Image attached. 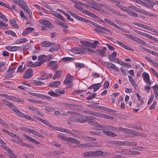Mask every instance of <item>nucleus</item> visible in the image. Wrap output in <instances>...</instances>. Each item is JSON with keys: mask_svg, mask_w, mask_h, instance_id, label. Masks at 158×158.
<instances>
[{"mask_svg": "<svg viewBox=\"0 0 158 158\" xmlns=\"http://www.w3.org/2000/svg\"><path fill=\"white\" fill-rule=\"evenodd\" d=\"M61 72L62 71L61 70L57 71L54 75L53 79L54 80L56 78L60 77Z\"/></svg>", "mask_w": 158, "mask_h": 158, "instance_id": "obj_26", "label": "nucleus"}, {"mask_svg": "<svg viewBox=\"0 0 158 158\" xmlns=\"http://www.w3.org/2000/svg\"><path fill=\"white\" fill-rule=\"evenodd\" d=\"M152 88L153 89V93L155 94V97L158 99V85L155 84Z\"/></svg>", "mask_w": 158, "mask_h": 158, "instance_id": "obj_12", "label": "nucleus"}, {"mask_svg": "<svg viewBox=\"0 0 158 158\" xmlns=\"http://www.w3.org/2000/svg\"><path fill=\"white\" fill-rule=\"evenodd\" d=\"M9 107L11 110L14 111L18 115H19V114L21 112L18 110L17 108L12 103H11V104L10 105Z\"/></svg>", "mask_w": 158, "mask_h": 158, "instance_id": "obj_7", "label": "nucleus"}, {"mask_svg": "<svg viewBox=\"0 0 158 158\" xmlns=\"http://www.w3.org/2000/svg\"><path fill=\"white\" fill-rule=\"evenodd\" d=\"M114 127H112L109 126H107L106 127L104 126V129H105L111 131H114Z\"/></svg>", "mask_w": 158, "mask_h": 158, "instance_id": "obj_53", "label": "nucleus"}, {"mask_svg": "<svg viewBox=\"0 0 158 158\" xmlns=\"http://www.w3.org/2000/svg\"><path fill=\"white\" fill-rule=\"evenodd\" d=\"M84 64L82 63H76L75 64V66L76 68H81L84 67Z\"/></svg>", "mask_w": 158, "mask_h": 158, "instance_id": "obj_56", "label": "nucleus"}, {"mask_svg": "<svg viewBox=\"0 0 158 158\" xmlns=\"http://www.w3.org/2000/svg\"><path fill=\"white\" fill-rule=\"evenodd\" d=\"M24 11H26L27 13V16H28L30 18H31L32 17V14L31 11L29 9L28 7L27 8V7H25L23 9Z\"/></svg>", "mask_w": 158, "mask_h": 158, "instance_id": "obj_25", "label": "nucleus"}, {"mask_svg": "<svg viewBox=\"0 0 158 158\" xmlns=\"http://www.w3.org/2000/svg\"><path fill=\"white\" fill-rule=\"evenodd\" d=\"M76 2V3L74 5V6L76 8L81 11H82L83 10V8L81 6V4L80 3V2Z\"/></svg>", "mask_w": 158, "mask_h": 158, "instance_id": "obj_22", "label": "nucleus"}, {"mask_svg": "<svg viewBox=\"0 0 158 158\" xmlns=\"http://www.w3.org/2000/svg\"><path fill=\"white\" fill-rule=\"evenodd\" d=\"M0 96L1 97H4L7 99L9 100H11L12 96H9L8 95L6 94H0Z\"/></svg>", "mask_w": 158, "mask_h": 158, "instance_id": "obj_42", "label": "nucleus"}, {"mask_svg": "<svg viewBox=\"0 0 158 158\" xmlns=\"http://www.w3.org/2000/svg\"><path fill=\"white\" fill-rule=\"evenodd\" d=\"M97 95V94L95 93H94L92 95H90L88 96L87 98V99L88 100H91L92 99L94 98Z\"/></svg>", "mask_w": 158, "mask_h": 158, "instance_id": "obj_59", "label": "nucleus"}, {"mask_svg": "<svg viewBox=\"0 0 158 158\" xmlns=\"http://www.w3.org/2000/svg\"><path fill=\"white\" fill-rule=\"evenodd\" d=\"M16 5H18L23 9L25 7L28 8V6H27L26 3L23 0H18L17 2Z\"/></svg>", "mask_w": 158, "mask_h": 158, "instance_id": "obj_5", "label": "nucleus"}, {"mask_svg": "<svg viewBox=\"0 0 158 158\" xmlns=\"http://www.w3.org/2000/svg\"><path fill=\"white\" fill-rule=\"evenodd\" d=\"M18 116L23 118H25L28 120H30L31 121L34 120V118H32L30 116L28 115H26L24 113H22L21 112H20Z\"/></svg>", "mask_w": 158, "mask_h": 158, "instance_id": "obj_17", "label": "nucleus"}, {"mask_svg": "<svg viewBox=\"0 0 158 158\" xmlns=\"http://www.w3.org/2000/svg\"><path fill=\"white\" fill-rule=\"evenodd\" d=\"M14 72L11 70L10 68H9L6 72V75L5 77L6 78H11L13 77V73Z\"/></svg>", "mask_w": 158, "mask_h": 158, "instance_id": "obj_19", "label": "nucleus"}, {"mask_svg": "<svg viewBox=\"0 0 158 158\" xmlns=\"http://www.w3.org/2000/svg\"><path fill=\"white\" fill-rule=\"evenodd\" d=\"M136 42L143 46L146 45V43L143 40L138 38Z\"/></svg>", "mask_w": 158, "mask_h": 158, "instance_id": "obj_33", "label": "nucleus"}, {"mask_svg": "<svg viewBox=\"0 0 158 158\" xmlns=\"http://www.w3.org/2000/svg\"><path fill=\"white\" fill-rule=\"evenodd\" d=\"M33 74V71L31 69H28L25 72L23 77L24 78L28 79L32 77Z\"/></svg>", "mask_w": 158, "mask_h": 158, "instance_id": "obj_2", "label": "nucleus"}, {"mask_svg": "<svg viewBox=\"0 0 158 158\" xmlns=\"http://www.w3.org/2000/svg\"><path fill=\"white\" fill-rule=\"evenodd\" d=\"M88 145L89 148L95 147L98 146L97 143L95 142L88 143Z\"/></svg>", "mask_w": 158, "mask_h": 158, "instance_id": "obj_35", "label": "nucleus"}, {"mask_svg": "<svg viewBox=\"0 0 158 158\" xmlns=\"http://www.w3.org/2000/svg\"><path fill=\"white\" fill-rule=\"evenodd\" d=\"M59 131L62 132H65L66 133L72 134L73 135H74V134L72 133L71 131L67 130L66 129L64 128L60 127L59 128V129H58Z\"/></svg>", "mask_w": 158, "mask_h": 158, "instance_id": "obj_24", "label": "nucleus"}, {"mask_svg": "<svg viewBox=\"0 0 158 158\" xmlns=\"http://www.w3.org/2000/svg\"><path fill=\"white\" fill-rule=\"evenodd\" d=\"M55 45L53 46V47L50 48L49 50V51L51 52H53V51H58L59 48H60V46L59 44L57 45Z\"/></svg>", "mask_w": 158, "mask_h": 158, "instance_id": "obj_21", "label": "nucleus"}, {"mask_svg": "<svg viewBox=\"0 0 158 158\" xmlns=\"http://www.w3.org/2000/svg\"><path fill=\"white\" fill-rule=\"evenodd\" d=\"M34 28L32 27H28L26 28L24 31H23L22 35H25L29 33H31L34 31Z\"/></svg>", "mask_w": 158, "mask_h": 158, "instance_id": "obj_11", "label": "nucleus"}, {"mask_svg": "<svg viewBox=\"0 0 158 158\" xmlns=\"http://www.w3.org/2000/svg\"><path fill=\"white\" fill-rule=\"evenodd\" d=\"M72 51L74 53L79 54L81 53H82V52H83L82 51V50L80 48H73L72 49Z\"/></svg>", "mask_w": 158, "mask_h": 158, "instance_id": "obj_31", "label": "nucleus"}, {"mask_svg": "<svg viewBox=\"0 0 158 158\" xmlns=\"http://www.w3.org/2000/svg\"><path fill=\"white\" fill-rule=\"evenodd\" d=\"M62 13L67 17V19L68 20L71 21L72 22L74 21L73 19L72 18H70V16L69 14L66 13L64 11H63V12H62Z\"/></svg>", "mask_w": 158, "mask_h": 158, "instance_id": "obj_46", "label": "nucleus"}, {"mask_svg": "<svg viewBox=\"0 0 158 158\" xmlns=\"http://www.w3.org/2000/svg\"><path fill=\"white\" fill-rule=\"evenodd\" d=\"M68 142H70L73 143L78 144L80 143V141H78L76 139L72 137H69Z\"/></svg>", "mask_w": 158, "mask_h": 158, "instance_id": "obj_23", "label": "nucleus"}, {"mask_svg": "<svg viewBox=\"0 0 158 158\" xmlns=\"http://www.w3.org/2000/svg\"><path fill=\"white\" fill-rule=\"evenodd\" d=\"M9 21L11 25L14 28L17 29H18L19 28V26L17 25L16 21H15V19L14 18L12 20H9Z\"/></svg>", "mask_w": 158, "mask_h": 158, "instance_id": "obj_13", "label": "nucleus"}, {"mask_svg": "<svg viewBox=\"0 0 158 158\" xmlns=\"http://www.w3.org/2000/svg\"><path fill=\"white\" fill-rule=\"evenodd\" d=\"M100 122H99L97 124L98 125L95 126L97 127L96 129L98 130H102L104 129V127L102 126Z\"/></svg>", "mask_w": 158, "mask_h": 158, "instance_id": "obj_36", "label": "nucleus"}, {"mask_svg": "<svg viewBox=\"0 0 158 158\" xmlns=\"http://www.w3.org/2000/svg\"><path fill=\"white\" fill-rule=\"evenodd\" d=\"M145 37H146L148 38H149L150 39L156 42L157 41V40L158 39L157 38H156L155 37H153L152 36H151L149 34H147L146 35V36Z\"/></svg>", "mask_w": 158, "mask_h": 158, "instance_id": "obj_45", "label": "nucleus"}, {"mask_svg": "<svg viewBox=\"0 0 158 158\" xmlns=\"http://www.w3.org/2000/svg\"><path fill=\"white\" fill-rule=\"evenodd\" d=\"M0 18L6 22H7L8 21V19L6 18L5 15L2 13L0 14Z\"/></svg>", "mask_w": 158, "mask_h": 158, "instance_id": "obj_49", "label": "nucleus"}, {"mask_svg": "<svg viewBox=\"0 0 158 158\" xmlns=\"http://www.w3.org/2000/svg\"><path fill=\"white\" fill-rule=\"evenodd\" d=\"M71 77H73V76H71L69 74H67L66 78L64 82V84L67 85L68 84L71 83L72 82Z\"/></svg>", "mask_w": 158, "mask_h": 158, "instance_id": "obj_8", "label": "nucleus"}, {"mask_svg": "<svg viewBox=\"0 0 158 158\" xmlns=\"http://www.w3.org/2000/svg\"><path fill=\"white\" fill-rule=\"evenodd\" d=\"M140 27H142L143 28H144L145 29H146L147 30H150L149 29L150 28V27H149L147 25L142 24V23H141Z\"/></svg>", "mask_w": 158, "mask_h": 158, "instance_id": "obj_55", "label": "nucleus"}, {"mask_svg": "<svg viewBox=\"0 0 158 158\" xmlns=\"http://www.w3.org/2000/svg\"><path fill=\"white\" fill-rule=\"evenodd\" d=\"M134 31H135V32L138 33V34L141 35H142L143 36H144L145 37L146 36V34H147L146 33H144V32H141L140 31H139L138 30H135V29H134Z\"/></svg>", "mask_w": 158, "mask_h": 158, "instance_id": "obj_51", "label": "nucleus"}, {"mask_svg": "<svg viewBox=\"0 0 158 158\" xmlns=\"http://www.w3.org/2000/svg\"><path fill=\"white\" fill-rule=\"evenodd\" d=\"M56 62V61H51L48 63V66L51 67H53L54 69H56L57 64H55Z\"/></svg>", "mask_w": 158, "mask_h": 158, "instance_id": "obj_20", "label": "nucleus"}, {"mask_svg": "<svg viewBox=\"0 0 158 158\" xmlns=\"http://www.w3.org/2000/svg\"><path fill=\"white\" fill-rule=\"evenodd\" d=\"M1 146L5 150L7 151L9 153L11 154V150L9 148L4 145H1Z\"/></svg>", "mask_w": 158, "mask_h": 158, "instance_id": "obj_39", "label": "nucleus"}, {"mask_svg": "<svg viewBox=\"0 0 158 158\" xmlns=\"http://www.w3.org/2000/svg\"><path fill=\"white\" fill-rule=\"evenodd\" d=\"M28 100L35 103H39L40 104H43V105H46L48 103L44 102L30 99H28Z\"/></svg>", "mask_w": 158, "mask_h": 158, "instance_id": "obj_28", "label": "nucleus"}, {"mask_svg": "<svg viewBox=\"0 0 158 158\" xmlns=\"http://www.w3.org/2000/svg\"><path fill=\"white\" fill-rule=\"evenodd\" d=\"M24 70V68H23L22 65H20L18 69L17 72L20 73H22Z\"/></svg>", "mask_w": 158, "mask_h": 158, "instance_id": "obj_64", "label": "nucleus"}, {"mask_svg": "<svg viewBox=\"0 0 158 158\" xmlns=\"http://www.w3.org/2000/svg\"><path fill=\"white\" fill-rule=\"evenodd\" d=\"M107 23L110 24V25L113 26L115 28H117L118 26L114 22L110 21L108 19H105L104 20Z\"/></svg>", "mask_w": 158, "mask_h": 158, "instance_id": "obj_29", "label": "nucleus"}, {"mask_svg": "<svg viewBox=\"0 0 158 158\" xmlns=\"http://www.w3.org/2000/svg\"><path fill=\"white\" fill-rule=\"evenodd\" d=\"M98 43V41L97 40H95L92 43L89 42V46L93 48H96L97 44Z\"/></svg>", "mask_w": 158, "mask_h": 158, "instance_id": "obj_27", "label": "nucleus"}, {"mask_svg": "<svg viewBox=\"0 0 158 158\" xmlns=\"http://www.w3.org/2000/svg\"><path fill=\"white\" fill-rule=\"evenodd\" d=\"M97 84V85H95V87L94 88V92L96 91L97 90L99 89L100 87H101L100 83H98L97 84Z\"/></svg>", "mask_w": 158, "mask_h": 158, "instance_id": "obj_47", "label": "nucleus"}, {"mask_svg": "<svg viewBox=\"0 0 158 158\" xmlns=\"http://www.w3.org/2000/svg\"><path fill=\"white\" fill-rule=\"evenodd\" d=\"M104 64L106 65L108 67L112 69L114 64L109 62H105Z\"/></svg>", "mask_w": 158, "mask_h": 158, "instance_id": "obj_52", "label": "nucleus"}, {"mask_svg": "<svg viewBox=\"0 0 158 158\" xmlns=\"http://www.w3.org/2000/svg\"><path fill=\"white\" fill-rule=\"evenodd\" d=\"M86 118V122H87L91 125H94L95 126L96 125H98L97 124L98 123V122H100L98 120H96L93 117L90 116H87V117H84Z\"/></svg>", "mask_w": 158, "mask_h": 158, "instance_id": "obj_1", "label": "nucleus"}, {"mask_svg": "<svg viewBox=\"0 0 158 158\" xmlns=\"http://www.w3.org/2000/svg\"><path fill=\"white\" fill-rule=\"evenodd\" d=\"M2 101L3 103L5 106H9L11 104V102H10L9 101L5 99H2Z\"/></svg>", "mask_w": 158, "mask_h": 158, "instance_id": "obj_40", "label": "nucleus"}, {"mask_svg": "<svg viewBox=\"0 0 158 158\" xmlns=\"http://www.w3.org/2000/svg\"><path fill=\"white\" fill-rule=\"evenodd\" d=\"M45 61V60H43L40 62H37L34 64V67H36L41 65V64L44 63Z\"/></svg>", "mask_w": 158, "mask_h": 158, "instance_id": "obj_34", "label": "nucleus"}, {"mask_svg": "<svg viewBox=\"0 0 158 158\" xmlns=\"http://www.w3.org/2000/svg\"><path fill=\"white\" fill-rule=\"evenodd\" d=\"M98 29H100L102 30L103 31H106L109 33H110L111 34L110 31L105 27H103L102 26H100L99 25L98 26Z\"/></svg>", "mask_w": 158, "mask_h": 158, "instance_id": "obj_41", "label": "nucleus"}, {"mask_svg": "<svg viewBox=\"0 0 158 158\" xmlns=\"http://www.w3.org/2000/svg\"><path fill=\"white\" fill-rule=\"evenodd\" d=\"M41 75L42 77H43V79H44V80L48 79V75L47 73L44 72H42Z\"/></svg>", "mask_w": 158, "mask_h": 158, "instance_id": "obj_44", "label": "nucleus"}, {"mask_svg": "<svg viewBox=\"0 0 158 158\" xmlns=\"http://www.w3.org/2000/svg\"><path fill=\"white\" fill-rule=\"evenodd\" d=\"M54 16L58 19H59L60 20L65 22V20L64 18L63 17L62 15L56 13L55 14Z\"/></svg>", "mask_w": 158, "mask_h": 158, "instance_id": "obj_37", "label": "nucleus"}, {"mask_svg": "<svg viewBox=\"0 0 158 158\" xmlns=\"http://www.w3.org/2000/svg\"><path fill=\"white\" fill-rule=\"evenodd\" d=\"M96 51L97 52V53L100 56H101L102 57L106 56V52H103V51L99 49H97Z\"/></svg>", "mask_w": 158, "mask_h": 158, "instance_id": "obj_30", "label": "nucleus"}, {"mask_svg": "<svg viewBox=\"0 0 158 158\" xmlns=\"http://www.w3.org/2000/svg\"><path fill=\"white\" fill-rule=\"evenodd\" d=\"M55 90L57 93L59 94H63L65 92L64 90H61L60 89H56Z\"/></svg>", "mask_w": 158, "mask_h": 158, "instance_id": "obj_62", "label": "nucleus"}, {"mask_svg": "<svg viewBox=\"0 0 158 158\" xmlns=\"http://www.w3.org/2000/svg\"><path fill=\"white\" fill-rule=\"evenodd\" d=\"M103 133L106 135L112 137H115L117 136L115 133L112 132L110 131H105L103 130Z\"/></svg>", "mask_w": 158, "mask_h": 158, "instance_id": "obj_18", "label": "nucleus"}, {"mask_svg": "<svg viewBox=\"0 0 158 158\" xmlns=\"http://www.w3.org/2000/svg\"><path fill=\"white\" fill-rule=\"evenodd\" d=\"M60 82L59 81H53L49 83L48 86L49 87H57L60 85Z\"/></svg>", "mask_w": 158, "mask_h": 158, "instance_id": "obj_14", "label": "nucleus"}, {"mask_svg": "<svg viewBox=\"0 0 158 158\" xmlns=\"http://www.w3.org/2000/svg\"><path fill=\"white\" fill-rule=\"evenodd\" d=\"M142 76L144 80L147 84L150 85L151 82H150L149 79V76L148 73L146 72H144L142 74Z\"/></svg>", "mask_w": 158, "mask_h": 158, "instance_id": "obj_3", "label": "nucleus"}, {"mask_svg": "<svg viewBox=\"0 0 158 158\" xmlns=\"http://www.w3.org/2000/svg\"><path fill=\"white\" fill-rule=\"evenodd\" d=\"M23 136L30 141L32 142L35 143L40 144V143L39 142L26 135L24 134Z\"/></svg>", "mask_w": 158, "mask_h": 158, "instance_id": "obj_16", "label": "nucleus"}, {"mask_svg": "<svg viewBox=\"0 0 158 158\" xmlns=\"http://www.w3.org/2000/svg\"><path fill=\"white\" fill-rule=\"evenodd\" d=\"M81 43L83 45L86 46L88 47L89 42L84 41H81Z\"/></svg>", "mask_w": 158, "mask_h": 158, "instance_id": "obj_61", "label": "nucleus"}, {"mask_svg": "<svg viewBox=\"0 0 158 158\" xmlns=\"http://www.w3.org/2000/svg\"><path fill=\"white\" fill-rule=\"evenodd\" d=\"M54 45H55V43L47 41H45L41 43V46L44 47H49Z\"/></svg>", "mask_w": 158, "mask_h": 158, "instance_id": "obj_6", "label": "nucleus"}, {"mask_svg": "<svg viewBox=\"0 0 158 158\" xmlns=\"http://www.w3.org/2000/svg\"><path fill=\"white\" fill-rule=\"evenodd\" d=\"M117 55V52L116 51H114L112 54L109 55L108 57H114L116 56Z\"/></svg>", "mask_w": 158, "mask_h": 158, "instance_id": "obj_63", "label": "nucleus"}, {"mask_svg": "<svg viewBox=\"0 0 158 158\" xmlns=\"http://www.w3.org/2000/svg\"><path fill=\"white\" fill-rule=\"evenodd\" d=\"M129 80L133 85H135V83L134 81L133 80L132 77L130 75L128 76Z\"/></svg>", "mask_w": 158, "mask_h": 158, "instance_id": "obj_57", "label": "nucleus"}, {"mask_svg": "<svg viewBox=\"0 0 158 158\" xmlns=\"http://www.w3.org/2000/svg\"><path fill=\"white\" fill-rule=\"evenodd\" d=\"M0 5L1 6H4V7H5L6 8L9 9V10H12V9L8 5H6V4L3 2H0Z\"/></svg>", "mask_w": 158, "mask_h": 158, "instance_id": "obj_58", "label": "nucleus"}, {"mask_svg": "<svg viewBox=\"0 0 158 158\" xmlns=\"http://www.w3.org/2000/svg\"><path fill=\"white\" fill-rule=\"evenodd\" d=\"M94 157L97 156H105L103 151L101 150L93 151Z\"/></svg>", "mask_w": 158, "mask_h": 158, "instance_id": "obj_9", "label": "nucleus"}, {"mask_svg": "<svg viewBox=\"0 0 158 158\" xmlns=\"http://www.w3.org/2000/svg\"><path fill=\"white\" fill-rule=\"evenodd\" d=\"M82 155L85 157H94L93 151H91L88 152L83 153Z\"/></svg>", "mask_w": 158, "mask_h": 158, "instance_id": "obj_10", "label": "nucleus"}, {"mask_svg": "<svg viewBox=\"0 0 158 158\" xmlns=\"http://www.w3.org/2000/svg\"><path fill=\"white\" fill-rule=\"evenodd\" d=\"M121 152H120V153H122L125 155H129L130 153L131 152V151H128L127 150H124L122 151Z\"/></svg>", "mask_w": 158, "mask_h": 158, "instance_id": "obj_54", "label": "nucleus"}, {"mask_svg": "<svg viewBox=\"0 0 158 158\" xmlns=\"http://www.w3.org/2000/svg\"><path fill=\"white\" fill-rule=\"evenodd\" d=\"M82 13L88 15L89 16H91V17L95 19H96L97 17V16L95 15V14L86 10H84L83 11Z\"/></svg>", "mask_w": 158, "mask_h": 158, "instance_id": "obj_15", "label": "nucleus"}, {"mask_svg": "<svg viewBox=\"0 0 158 158\" xmlns=\"http://www.w3.org/2000/svg\"><path fill=\"white\" fill-rule=\"evenodd\" d=\"M81 118L76 119L77 121L79 123H84L86 122V119H85L84 118V116H81Z\"/></svg>", "mask_w": 158, "mask_h": 158, "instance_id": "obj_43", "label": "nucleus"}, {"mask_svg": "<svg viewBox=\"0 0 158 158\" xmlns=\"http://www.w3.org/2000/svg\"><path fill=\"white\" fill-rule=\"evenodd\" d=\"M79 147L84 148H89L88 143L79 144Z\"/></svg>", "mask_w": 158, "mask_h": 158, "instance_id": "obj_50", "label": "nucleus"}, {"mask_svg": "<svg viewBox=\"0 0 158 158\" xmlns=\"http://www.w3.org/2000/svg\"><path fill=\"white\" fill-rule=\"evenodd\" d=\"M11 100L15 102H24V101L21 99L19 98H18L13 96H12V98H11Z\"/></svg>", "mask_w": 158, "mask_h": 158, "instance_id": "obj_32", "label": "nucleus"}, {"mask_svg": "<svg viewBox=\"0 0 158 158\" xmlns=\"http://www.w3.org/2000/svg\"><path fill=\"white\" fill-rule=\"evenodd\" d=\"M119 8L120 9L122 10L123 11H125L127 12H128L129 10L127 9V8L126 7H124L123 6L120 5L119 6Z\"/></svg>", "mask_w": 158, "mask_h": 158, "instance_id": "obj_48", "label": "nucleus"}, {"mask_svg": "<svg viewBox=\"0 0 158 158\" xmlns=\"http://www.w3.org/2000/svg\"><path fill=\"white\" fill-rule=\"evenodd\" d=\"M130 15L134 17H137L138 15L137 14L133 12L132 11H131L130 10H129L128 12H127Z\"/></svg>", "mask_w": 158, "mask_h": 158, "instance_id": "obj_60", "label": "nucleus"}, {"mask_svg": "<svg viewBox=\"0 0 158 158\" xmlns=\"http://www.w3.org/2000/svg\"><path fill=\"white\" fill-rule=\"evenodd\" d=\"M40 22L41 23L44 25L46 26L47 27L49 28H52L54 27L52 25V23L48 20H41L40 21Z\"/></svg>", "mask_w": 158, "mask_h": 158, "instance_id": "obj_4", "label": "nucleus"}, {"mask_svg": "<svg viewBox=\"0 0 158 158\" xmlns=\"http://www.w3.org/2000/svg\"><path fill=\"white\" fill-rule=\"evenodd\" d=\"M58 137L62 138L63 140L66 141H69V137H67L61 134H59Z\"/></svg>", "mask_w": 158, "mask_h": 158, "instance_id": "obj_38", "label": "nucleus"}]
</instances>
